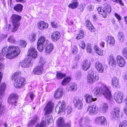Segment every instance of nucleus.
<instances>
[{
  "label": "nucleus",
  "mask_w": 127,
  "mask_h": 127,
  "mask_svg": "<svg viewBox=\"0 0 127 127\" xmlns=\"http://www.w3.org/2000/svg\"><path fill=\"white\" fill-rule=\"evenodd\" d=\"M20 52L19 48L12 45L4 47L2 49V53L9 59H13L17 56Z\"/></svg>",
  "instance_id": "f257e3e1"
},
{
  "label": "nucleus",
  "mask_w": 127,
  "mask_h": 127,
  "mask_svg": "<svg viewBox=\"0 0 127 127\" xmlns=\"http://www.w3.org/2000/svg\"><path fill=\"white\" fill-rule=\"evenodd\" d=\"M21 75L20 72L18 71L14 73L12 75V79L14 81V85L16 88L23 87L26 84L25 79L23 77H20Z\"/></svg>",
  "instance_id": "f03ea898"
},
{
  "label": "nucleus",
  "mask_w": 127,
  "mask_h": 127,
  "mask_svg": "<svg viewBox=\"0 0 127 127\" xmlns=\"http://www.w3.org/2000/svg\"><path fill=\"white\" fill-rule=\"evenodd\" d=\"M65 101H59L58 103V105L56 107V111L58 112V114H59L61 112L64 111L65 113L68 115L70 114L72 111V107L70 105L68 106L65 109Z\"/></svg>",
  "instance_id": "7ed1b4c3"
},
{
  "label": "nucleus",
  "mask_w": 127,
  "mask_h": 127,
  "mask_svg": "<svg viewBox=\"0 0 127 127\" xmlns=\"http://www.w3.org/2000/svg\"><path fill=\"white\" fill-rule=\"evenodd\" d=\"M21 18L20 16L16 14L12 15L11 16V20L13 23V28L12 32H13L16 31L20 26L19 21Z\"/></svg>",
  "instance_id": "20e7f679"
},
{
  "label": "nucleus",
  "mask_w": 127,
  "mask_h": 127,
  "mask_svg": "<svg viewBox=\"0 0 127 127\" xmlns=\"http://www.w3.org/2000/svg\"><path fill=\"white\" fill-rule=\"evenodd\" d=\"M48 40L42 36L40 37L37 43V49L40 52L43 50L45 46L48 43Z\"/></svg>",
  "instance_id": "39448f33"
},
{
  "label": "nucleus",
  "mask_w": 127,
  "mask_h": 127,
  "mask_svg": "<svg viewBox=\"0 0 127 127\" xmlns=\"http://www.w3.org/2000/svg\"><path fill=\"white\" fill-rule=\"evenodd\" d=\"M102 93L105 98L112 102V96L109 88L106 86L102 87Z\"/></svg>",
  "instance_id": "423d86ee"
},
{
  "label": "nucleus",
  "mask_w": 127,
  "mask_h": 127,
  "mask_svg": "<svg viewBox=\"0 0 127 127\" xmlns=\"http://www.w3.org/2000/svg\"><path fill=\"white\" fill-rule=\"evenodd\" d=\"M91 121L89 118L87 117H84L81 119L79 123L80 127H90L91 126Z\"/></svg>",
  "instance_id": "0eeeda50"
},
{
  "label": "nucleus",
  "mask_w": 127,
  "mask_h": 127,
  "mask_svg": "<svg viewBox=\"0 0 127 127\" xmlns=\"http://www.w3.org/2000/svg\"><path fill=\"white\" fill-rule=\"evenodd\" d=\"M99 79L98 74L95 72H92L87 76V81L90 83H94Z\"/></svg>",
  "instance_id": "6e6552de"
},
{
  "label": "nucleus",
  "mask_w": 127,
  "mask_h": 127,
  "mask_svg": "<svg viewBox=\"0 0 127 127\" xmlns=\"http://www.w3.org/2000/svg\"><path fill=\"white\" fill-rule=\"evenodd\" d=\"M120 111V109L118 107H116L113 111L111 113V116L113 120H118L119 118V113Z\"/></svg>",
  "instance_id": "1a4fd4ad"
},
{
  "label": "nucleus",
  "mask_w": 127,
  "mask_h": 127,
  "mask_svg": "<svg viewBox=\"0 0 127 127\" xmlns=\"http://www.w3.org/2000/svg\"><path fill=\"white\" fill-rule=\"evenodd\" d=\"M18 98V97L16 94H12L9 97L8 102L10 104L16 106L17 102L16 100Z\"/></svg>",
  "instance_id": "9d476101"
},
{
  "label": "nucleus",
  "mask_w": 127,
  "mask_h": 127,
  "mask_svg": "<svg viewBox=\"0 0 127 127\" xmlns=\"http://www.w3.org/2000/svg\"><path fill=\"white\" fill-rule=\"evenodd\" d=\"M53 106V103L51 101H49L47 103L44 108V111H45V115H48L52 112Z\"/></svg>",
  "instance_id": "9b49d317"
},
{
  "label": "nucleus",
  "mask_w": 127,
  "mask_h": 127,
  "mask_svg": "<svg viewBox=\"0 0 127 127\" xmlns=\"http://www.w3.org/2000/svg\"><path fill=\"white\" fill-rule=\"evenodd\" d=\"M123 94L121 92H117L114 95V98L116 101L118 103H120L123 100Z\"/></svg>",
  "instance_id": "f8f14e48"
},
{
  "label": "nucleus",
  "mask_w": 127,
  "mask_h": 127,
  "mask_svg": "<svg viewBox=\"0 0 127 127\" xmlns=\"http://www.w3.org/2000/svg\"><path fill=\"white\" fill-rule=\"evenodd\" d=\"M95 122L97 124H100L101 125H106L107 121L106 118L104 116L98 117L95 120Z\"/></svg>",
  "instance_id": "ddd939ff"
},
{
  "label": "nucleus",
  "mask_w": 127,
  "mask_h": 127,
  "mask_svg": "<svg viewBox=\"0 0 127 127\" xmlns=\"http://www.w3.org/2000/svg\"><path fill=\"white\" fill-rule=\"evenodd\" d=\"M73 102L76 107L78 109H81L83 106L82 102V101L78 98H74Z\"/></svg>",
  "instance_id": "4468645a"
},
{
  "label": "nucleus",
  "mask_w": 127,
  "mask_h": 127,
  "mask_svg": "<svg viewBox=\"0 0 127 127\" xmlns=\"http://www.w3.org/2000/svg\"><path fill=\"white\" fill-rule=\"evenodd\" d=\"M112 85L114 88L117 89L120 87L119 80L115 77H113L112 79Z\"/></svg>",
  "instance_id": "2eb2a0df"
},
{
  "label": "nucleus",
  "mask_w": 127,
  "mask_h": 127,
  "mask_svg": "<svg viewBox=\"0 0 127 127\" xmlns=\"http://www.w3.org/2000/svg\"><path fill=\"white\" fill-rule=\"evenodd\" d=\"M111 8L110 5L107 3H104L103 7V9L102 11L104 15L103 17L104 18H106L107 16V14L110 13L111 11Z\"/></svg>",
  "instance_id": "dca6fc26"
},
{
  "label": "nucleus",
  "mask_w": 127,
  "mask_h": 127,
  "mask_svg": "<svg viewBox=\"0 0 127 127\" xmlns=\"http://www.w3.org/2000/svg\"><path fill=\"white\" fill-rule=\"evenodd\" d=\"M91 63L90 61L85 59L82 63V68L84 71L88 70L91 67Z\"/></svg>",
  "instance_id": "f3484780"
},
{
  "label": "nucleus",
  "mask_w": 127,
  "mask_h": 127,
  "mask_svg": "<svg viewBox=\"0 0 127 127\" xmlns=\"http://www.w3.org/2000/svg\"><path fill=\"white\" fill-rule=\"evenodd\" d=\"M117 63L119 66L123 67L125 65V61L122 56L118 55L117 57Z\"/></svg>",
  "instance_id": "a211bd4d"
},
{
  "label": "nucleus",
  "mask_w": 127,
  "mask_h": 127,
  "mask_svg": "<svg viewBox=\"0 0 127 127\" xmlns=\"http://www.w3.org/2000/svg\"><path fill=\"white\" fill-rule=\"evenodd\" d=\"M31 59L28 57L22 61L20 63V65L22 67L27 68L29 66L30 64L31 63Z\"/></svg>",
  "instance_id": "6ab92c4d"
},
{
  "label": "nucleus",
  "mask_w": 127,
  "mask_h": 127,
  "mask_svg": "<svg viewBox=\"0 0 127 127\" xmlns=\"http://www.w3.org/2000/svg\"><path fill=\"white\" fill-rule=\"evenodd\" d=\"M28 55L33 59L36 58L37 56L36 50L33 47L30 48L28 50Z\"/></svg>",
  "instance_id": "aec40b11"
},
{
  "label": "nucleus",
  "mask_w": 127,
  "mask_h": 127,
  "mask_svg": "<svg viewBox=\"0 0 127 127\" xmlns=\"http://www.w3.org/2000/svg\"><path fill=\"white\" fill-rule=\"evenodd\" d=\"M57 123L59 127H61L64 126H65V127H70V125L68 123L64 124V121L63 118H59L57 121Z\"/></svg>",
  "instance_id": "412c9836"
},
{
  "label": "nucleus",
  "mask_w": 127,
  "mask_h": 127,
  "mask_svg": "<svg viewBox=\"0 0 127 127\" xmlns=\"http://www.w3.org/2000/svg\"><path fill=\"white\" fill-rule=\"evenodd\" d=\"M88 110L90 113L96 114L97 113L98 107L95 105H92L89 107Z\"/></svg>",
  "instance_id": "4be33fe9"
},
{
  "label": "nucleus",
  "mask_w": 127,
  "mask_h": 127,
  "mask_svg": "<svg viewBox=\"0 0 127 127\" xmlns=\"http://www.w3.org/2000/svg\"><path fill=\"white\" fill-rule=\"evenodd\" d=\"M43 71V67L42 66H38L33 69V73L35 74L40 75L42 73Z\"/></svg>",
  "instance_id": "5701e85b"
},
{
  "label": "nucleus",
  "mask_w": 127,
  "mask_h": 127,
  "mask_svg": "<svg viewBox=\"0 0 127 127\" xmlns=\"http://www.w3.org/2000/svg\"><path fill=\"white\" fill-rule=\"evenodd\" d=\"M52 39L54 42L57 41L60 37V34L59 32L56 31L53 32L51 35Z\"/></svg>",
  "instance_id": "b1692460"
},
{
  "label": "nucleus",
  "mask_w": 127,
  "mask_h": 127,
  "mask_svg": "<svg viewBox=\"0 0 127 127\" xmlns=\"http://www.w3.org/2000/svg\"><path fill=\"white\" fill-rule=\"evenodd\" d=\"M37 26L39 29L43 30L47 28L48 25L43 21H40L37 23Z\"/></svg>",
  "instance_id": "393cba45"
},
{
  "label": "nucleus",
  "mask_w": 127,
  "mask_h": 127,
  "mask_svg": "<svg viewBox=\"0 0 127 127\" xmlns=\"http://www.w3.org/2000/svg\"><path fill=\"white\" fill-rule=\"evenodd\" d=\"M102 87H96L94 90V95L98 97L102 94Z\"/></svg>",
  "instance_id": "a878e982"
},
{
  "label": "nucleus",
  "mask_w": 127,
  "mask_h": 127,
  "mask_svg": "<svg viewBox=\"0 0 127 127\" xmlns=\"http://www.w3.org/2000/svg\"><path fill=\"white\" fill-rule=\"evenodd\" d=\"M85 97L86 102L88 103H91L92 101H95L97 99L96 98H93L92 95L88 94H85Z\"/></svg>",
  "instance_id": "bb28decb"
},
{
  "label": "nucleus",
  "mask_w": 127,
  "mask_h": 127,
  "mask_svg": "<svg viewBox=\"0 0 127 127\" xmlns=\"http://www.w3.org/2000/svg\"><path fill=\"white\" fill-rule=\"evenodd\" d=\"M63 90L62 88H58L55 93L54 96L56 98L61 97L63 95Z\"/></svg>",
  "instance_id": "cd10ccee"
},
{
  "label": "nucleus",
  "mask_w": 127,
  "mask_h": 127,
  "mask_svg": "<svg viewBox=\"0 0 127 127\" xmlns=\"http://www.w3.org/2000/svg\"><path fill=\"white\" fill-rule=\"evenodd\" d=\"M95 67L100 73H103L104 69L102 64L98 62L95 64Z\"/></svg>",
  "instance_id": "c85d7f7f"
},
{
  "label": "nucleus",
  "mask_w": 127,
  "mask_h": 127,
  "mask_svg": "<svg viewBox=\"0 0 127 127\" xmlns=\"http://www.w3.org/2000/svg\"><path fill=\"white\" fill-rule=\"evenodd\" d=\"M108 61L110 65L112 66L115 65L116 62L113 54H111L109 56L108 58Z\"/></svg>",
  "instance_id": "c756f323"
},
{
  "label": "nucleus",
  "mask_w": 127,
  "mask_h": 127,
  "mask_svg": "<svg viewBox=\"0 0 127 127\" xmlns=\"http://www.w3.org/2000/svg\"><path fill=\"white\" fill-rule=\"evenodd\" d=\"M68 87L67 90L68 91H75L76 90L77 88V85L74 83H70Z\"/></svg>",
  "instance_id": "7c9ffc66"
},
{
  "label": "nucleus",
  "mask_w": 127,
  "mask_h": 127,
  "mask_svg": "<svg viewBox=\"0 0 127 127\" xmlns=\"http://www.w3.org/2000/svg\"><path fill=\"white\" fill-rule=\"evenodd\" d=\"M108 105L107 103H102L101 108L102 112L104 113L107 112L108 110Z\"/></svg>",
  "instance_id": "2f4dec72"
},
{
  "label": "nucleus",
  "mask_w": 127,
  "mask_h": 127,
  "mask_svg": "<svg viewBox=\"0 0 127 127\" xmlns=\"http://www.w3.org/2000/svg\"><path fill=\"white\" fill-rule=\"evenodd\" d=\"M53 49V46L51 43L48 44L45 49L46 52L48 54H50Z\"/></svg>",
  "instance_id": "473e14b6"
},
{
  "label": "nucleus",
  "mask_w": 127,
  "mask_h": 127,
  "mask_svg": "<svg viewBox=\"0 0 127 127\" xmlns=\"http://www.w3.org/2000/svg\"><path fill=\"white\" fill-rule=\"evenodd\" d=\"M86 25L88 29L92 32H95V30L94 27L93 26L90 21L89 20L86 21Z\"/></svg>",
  "instance_id": "72a5a7b5"
},
{
  "label": "nucleus",
  "mask_w": 127,
  "mask_h": 127,
  "mask_svg": "<svg viewBox=\"0 0 127 127\" xmlns=\"http://www.w3.org/2000/svg\"><path fill=\"white\" fill-rule=\"evenodd\" d=\"M106 41L108 42L109 44L112 45L113 46L115 44V40L114 38L110 36H108L106 38Z\"/></svg>",
  "instance_id": "f704fd0d"
},
{
  "label": "nucleus",
  "mask_w": 127,
  "mask_h": 127,
  "mask_svg": "<svg viewBox=\"0 0 127 127\" xmlns=\"http://www.w3.org/2000/svg\"><path fill=\"white\" fill-rule=\"evenodd\" d=\"M14 9L16 11L20 12L23 9V6L20 4H17L14 7Z\"/></svg>",
  "instance_id": "c9c22d12"
},
{
  "label": "nucleus",
  "mask_w": 127,
  "mask_h": 127,
  "mask_svg": "<svg viewBox=\"0 0 127 127\" xmlns=\"http://www.w3.org/2000/svg\"><path fill=\"white\" fill-rule=\"evenodd\" d=\"M79 5V3L77 2H75L69 4L68 7L72 9H74L77 8Z\"/></svg>",
  "instance_id": "e433bc0d"
},
{
  "label": "nucleus",
  "mask_w": 127,
  "mask_h": 127,
  "mask_svg": "<svg viewBox=\"0 0 127 127\" xmlns=\"http://www.w3.org/2000/svg\"><path fill=\"white\" fill-rule=\"evenodd\" d=\"M118 37L119 41L121 42H123L125 38L124 33L122 32H119L118 34Z\"/></svg>",
  "instance_id": "4c0bfd02"
},
{
  "label": "nucleus",
  "mask_w": 127,
  "mask_h": 127,
  "mask_svg": "<svg viewBox=\"0 0 127 127\" xmlns=\"http://www.w3.org/2000/svg\"><path fill=\"white\" fill-rule=\"evenodd\" d=\"M71 79L70 76L66 77L62 81V85H65L70 81Z\"/></svg>",
  "instance_id": "58836bf2"
},
{
  "label": "nucleus",
  "mask_w": 127,
  "mask_h": 127,
  "mask_svg": "<svg viewBox=\"0 0 127 127\" xmlns=\"http://www.w3.org/2000/svg\"><path fill=\"white\" fill-rule=\"evenodd\" d=\"M5 87V84L4 83H3L0 85V96L2 95L3 94Z\"/></svg>",
  "instance_id": "ea45409f"
},
{
  "label": "nucleus",
  "mask_w": 127,
  "mask_h": 127,
  "mask_svg": "<svg viewBox=\"0 0 127 127\" xmlns=\"http://www.w3.org/2000/svg\"><path fill=\"white\" fill-rule=\"evenodd\" d=\"M94 49L95 50L96 52L98 55L100 56L103 55V51L99 49L98 47L96 45H95L94 47Z\"/></svg>",
  "instance_id": "a19ab883"
},
{
  "label": "nucleus",
  "mask_w": 127,
  "mask_h": 127,
  "mask_svg": "<svg viewBox=\"0 0 127 127\" xmlns=\"http://www.w3.org/2000/svg\"><path fill=\"white\" fill-rule=\"evenodd\" d=\"M36 34L34 33H32L29 36V39L30 41L32 42L34 41L36 39Z\"/></svg>",
  "instance_id": "79ce46f5"
},
{
  "label": "nucleus",
  "mask_w": 127,
  "mask_h": 127,
  "mask_svg": "<svg viewBox=\"0 0 127 127\" xmlns=\"http://www.w3.org/2000/svg\"><path fill=\"white\" fill-rule=\"evenodd\" d=\"M7 41L9 42L15 43L16 42L15 38L13 35L10 36L8 38Z\"/></svg>",
  "instance_id": "37998d69"
},
{
  "label": "nucleus",
  "mask_w": 127,
  "mask_h": 127,
  "mask_svg": "<svg viewBox=\"0 0 127 127\" xmlns=\"http://www.w3.org/2000/svg\"><path fill=\"white\" fill-rule=\"evenodd\" d=\"M57 78L58 79H62L66 76L65 74H63L61 73H57L56 74Z\"/></svg>",
  "instance_id": "c03bdc74"
},
{
  "label": "nucleus",
  "mask_w": 127,
  "mask_h": 127,
  "mask_svg": "<svg viewBox=\"0 0 127 127\" xmlns=\"http://www.w3.org/2000/svg\"><path fill=\"white\" fill-rule=\"evenodd\" d=\"M84 32L83 31L81 30L79 33L78 35L76 37V39H79L82 38L84 36Z\"/></svg>",
  "instance_id": "a18cd8bd"
},
{
  "label": "nucleus",
  "mask_w": 127,
  "mask_h": 127,
  "mask_svg": "<svg viewBox=\"0 0 127 127\" xmlns=\"http://www.w3.org/2000/svg\"><path fill=\"white\" fill-rule=\"evenodd\" d=\"M45 61L44 59L42 57H40L39 64V65H40V66H43L45 64Z\"/></svg>",
  "instance_id": "49530a36"
},
{
  "label": "nucleus",
  "mask_w": 127,
  "mask_h": 127,
  "mask_svg": "<svg viewBox=\"0 0 127 127\" xmlns=\"http://www.w3.org/2000/svg\"><path fill=\"white\" fill-rule=\"evenodd\" d=\"M34 119L32 120L29 122V125L30 126H32L33 125H34L35 123L38 118L37 116H35L34 117Z\"/></svg>",
  "instance_id": "de8ad7c7"
},
{
  "label": "nucleus",
  "mask_w": 127,
  "mask_h": 127,
  "mask_svg": "<svg viewBox=\"0 0 127 127\" xmlns=\"http://www.w3.org/2000/svg\"><path fill=\"white\" fill-rule=\"evenodd\" d=\"M27 43L24 40H20L19 42V45L22 47H25Z\"/></svg>",
  "instance_id": "09e8293b"
},
{
  "label": "nucleus",
  "mask_w": 127,
  "mask_h": 127,
  "mask_svg": "<svg viewBox=\"0 0 127 127\" xmlns=\"http://www.w3.org/2000/svg\"><path fill=\"white\" fill-rule=\"evenodd\" d=\"M119 127H127V121H124L121 122Z\"/></svg>",
  "instance_id": "8fccbe9b"
},
{
  "label": "nucleus",
  "mask_w": 127,
  "mask_h": 127,
  "mask_svg": "<svg viewBox=\"0 0 127 127\" xmlns=\"http://www.w3.org/2000/svg\"><path fill=\"white\" fill-rule=\"evenodd\" d=\"M79 45L80 47L82 48L83 49H84L85 48L86 46L85 42L83 41H81L79 44Z\"/></svg>",
  "instance_id": "3c124183"
},
{
  "label": "nucleus",
  "mask_w": 127,
  "mask_h": 127,
  "mask_svg": "<svg viewBox=\"0 0 127 127\" xmlns=\"http://www.w3.org/2000/svg\"><path fill=\"white\" fill-rule=\"evenodd\" d=\"M87 52L88 53H91L92 52V46L90 44H88L87 47Z\"/></svg>",
  "instance_id": "603ef678"
},
{
  "label": "nucleus",
  "mask_w": 127,
  "mask_h": 127,
  "mask_svg": "<svg viewBox=\"0 0 127 127\" xmlns=\"http://www.w3.org/2000/svg\"><path fill=\"white\" fill-rule=\"evenodd\" d=\"M11 25L10 24H7L4 26L3 29L5 31H7L9 30L11 28Z\"/></svg>",
  "instance_id": "864d4df0"
},
{
  "label": "nucleus",
  "mask_w": 127,
  "mask_h": 127,
  "mask_svg": "<svg viewBox=\"0 0 127 127\" xmlns=\"http://www.w3.org/2000/svg\"><path fill=\"white\" fill-rule=\"evenodd\" d=\"M45 122L44 121H42L40 124L36 126L35 127H45Z\"/></svg>",
  "instance_id": "5fc2aeb1"
},
{
  "label": "nucleus",
  "mask_w": 127,
  "mask_h": 127,
  "mask_svg": "<svg viewBox=\"0 0 127 127\" xmlns=\"http://www.w3.org/2000/svg\"><path fill=\"white\" fill-rule=\"evenodd\" d=\"M123 54L124 56L127 59V48H124L123 51Z\"/></svg>",
  "instance_id": "6e6d98bb"
},
{
  "label": "nucleus",
  "mask_w": 127,
  "mask_h": 127,
  "mask_svg": "<svg viewBox=\"0 0 127 127\" xmlns=\"http://www.w3.org/2000/svg\"><path fill=\"white\" fill-rule=\"evenodd\" d=\"M51 25L52 27L55 28H57L58 27V23L55 21L52 22Z\"/></svg>",
  "instance_id": "4d7b16f0"
},
{
  "label": "nucleus",
  "mask_w": 127,
  "mask_h": 127,
  "mask_svg": "<svg viewBox=\"0 0 127 127\" xmlns=\"http://www.w3.org/2000/svg\"><path fill=\"white\" fill-rule=\"evenodd\" d=\"M46 119L47 120V122L48 123H50L52 121V118L51 116H47L46 118Z\"/></svg>",
  "instance_id": "13d9d810"
},
{
  "label": "nucleus",
  "mask_w": 127,
  "mask_h": 127,
  "mask_svg": "<svg viewBox=\"0 0 127 127\" xmlns=\"http://www.w3.org/2000/svg\"><path fill=\"white\" fill-rule=\"evenodd\" d=\"M85 5L84 4H81L80 6L79 9L81 12H82L85 8Z\"/></svg>",
  "instance_id": "bf43d9fd"
},
{
  "label": "nucleus",
  "mask_w": 127,
  "mask_h": 127,
  "mask_svg": "<svg viewBox=\"0 0 127 127\" xmlns=\"http://www.w3.org/2000/svg\"><path fill=\"white\" fill-rule=\"evenodd\" d=\"M7 35L2 34L0 36V42L4 39L5 38L7 37Z\"/></svg>",
  "instance_id": "052dcab7"
},
{
  "label": "nucleus",
  "mask_w": 127,
  "mask_h": 127,
  "mask_svg": "<svg viewBox=\"0 0 127 127\" xmlns=\"http://www.w3.org/2000/svg\"><path fill=\"white\" fill-rule=\"evenodd\" d=\"M78 49L75 46H74L73 48V53L74 54L77 53V52Z\"/></svg>",
  "instance_id": "680f3d73"
},
{
  "label": "nucleus",
  "mask_w": 127,
  "mask_h": 127,
  "mask_svg": "<svg viewBox=\"0 0 127 127\" xmlns=\"http://www.w3.org/2000/svg\"><path fill=\"white\" fill-rule=\"evenodd\" d=\"M115 16L118 20L119 21L121 20V18L120 16L117 13H115Z\"/></svg>",
  "instance_id": "e2e57ef3"
},
{
  "label": "nucleus",
  "mask_w": 127,
  "mask_h": 127,
  "mask_svg": "<svg viewBox=\"0 0 127 127\" xmlns=\"http://www.w3.org/2000/svg\"><path fill=\"white\" fill-rule=\"evenodd\" d=\"M97 10L98 12L100 14H102L103 16V15H104V13H103V12L102 13V14L101 13V7H98L97 9Z\"/></svg>",
  "instance_id": "0e129e2a"
},
{
  "label": "nucleus",
  "mask_w": 127,
  "mask_h": 127,
  "mask_svg": "<svg viewBox=\"0 0 127 127\" xmlns=\"http://www.w3.org/2000/svg\"><path fill=\"white\" fill-rule=\"evenodd\" d=\"M105 43L103 41H101L100 42V45L103 47H104Z\"/></svg>",
  "instance_id": "69168bd1"
},
{
  "label": "nucleus",
  "mask_w": 127,
  "mask_h": 127,
  "mask_svg": "<svg viewBox=\"0 0 127 127\" xmlns=\"http://www.w3.org/2000/svg\"><path fill=\"white\" fill-rule=\"evenodd\" d=\"M87 9L89 11H91L93 9L92 5H89Z\"/></svg>",
  "instance_id": "338daca9"
},
{
  "label": "nucleus",
  "mask_w": 127,
  "mask_h": 127,
  "mask_svg": "<svg viewBox=\"0 0 127 127\" xmlns=\"http://www.w3.org/2000/svg\"><path fill=\"white\" fill-rule=\"evenodd\" d=\"M124 111L125 114L127 115V107H125L124 108Z\"/></svg>",
  "instance_id": "774afa93"
}]
</instances>
